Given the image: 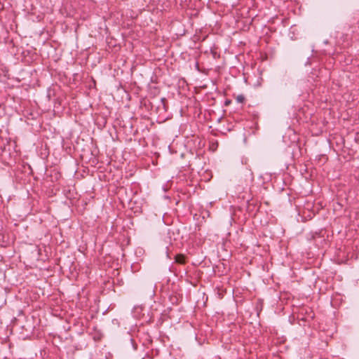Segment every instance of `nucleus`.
Masks as SVG:
<instances>
[{
	"instance_id": "nucleus-1",
	"label": "nucleus",
	"mask_w": 359,
	"mask_h": 359,
	"mask_svg": "<svg viewBox=\"0 0 359 359\" xmlns=\"http://www.w3.org/2000/svg\"><path fill=\"white\" fill-rule=\"evenodd\" d=\"M175 261L177 264H184L186 262V257L182 254L177 255L175 257Z\"/></svg>"
},
{
	"instance_id": "nucleus-2",
	"label": "nucleus",
	"mask_w": 359,
	"mask_h": 359,
	"mask_svg": "<svg viewBox=\"0 0 359 359\" xmlns=\"http://www.w3.org/2000/svg\"><path fill=\"white\" fill-rule=\"evenodd\" d=\"M236 100L239 103H243L244 102L245 100V97L243 95H237V97H236Z\"/></svg>"
}]
</instances>
